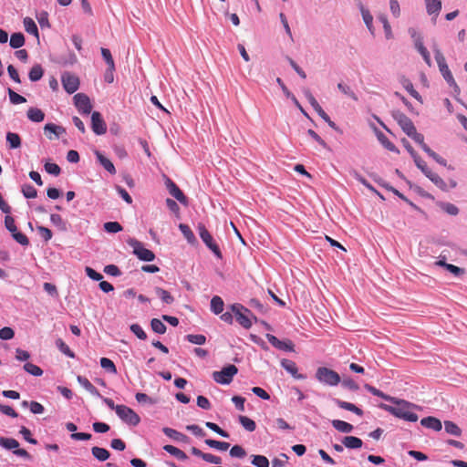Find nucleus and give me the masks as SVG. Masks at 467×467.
<instances>
[{
	"mask_svg": "<svg viewBox=\"0 0 467 467\" xmlns=\"http://www.w3.org/2000/svg\"><path fill=\"white\" fill-rule=\"evenodd\" d=\"M92 455L99 462H105L107 461L110 454L108 450L100 447H93L91 449Z\"/></svg>",
	"mask_w": 467,
	"mask_h": 467,
	"instance_id": "obj_31",
	"label": "nucleus"
},
{
	"mask_svg": "<svg viewBox=\"0 0 467 467\" xmlns=\"http://www.w3.org/2000/svg\"><path fill=\"white\" fill-rule=\"evenodd\" d=\"M56 346L67 357L72 358H75L74 352L69 348V347L61 338H57L56 340Z\"/></svg>",
	"mask_w": 467,
	"mask_h": 467,
	"instance_id": "obj_46",
	"label": "nucleus"
},
{
	"mask_svg": "<svg viewBox=\"0 0 467 467\" xmlns=\"http://www.w3.org/2000/svg\"><path fill=\"white\" fill-rule=\"evenodd\" d=\"M74 105L78 109V112L82 115H88L91 112L92 105L89 98L83 94L78 93L74 96Z\"/></svg>",
	"mask_w": 467,
	"mask_h": 467,
	"instance_id": "obj_10",
	"label": "nucleus"
},
{
	"mask_svg": "<svg viewBox=\"0 0 467 467\" xmlns=\"http://www.w3.org/2000/svg\"><path fill=\"white\" fill-rule=\"evenodd\" d=\"M22 192H23V195L26 199H34L37 195L36 190L35 189L34 186H32L30 184L24 185L23 188H22Z\"/></svg>",
	"mask_w": 467,
	"mask_h": 467,
	"instance_id": "obj_60",
	"label": "nucleus"
},
{
	"mask_svg": "<svg viewBox=\"0 0 467 467\" xmlns=\"http://www.w3.org/2000/svg\"><path fill=\"white\" fill-rule=\"evenodd\" d=\"M26 115L27 118L33 122H41L45 119L44 112L37 108H29Z\"/></svg>",
	"mask_w": 467,
	"mask_h": 467,
	"instance_id": "obj_28",
	"label": "nucleus"
},
{
	"mask_svg": "<svg viewBox=\"0 0 467 467\" xmlns=\"http://www.w3.org/2000/svg\"><path fill=\"white\" fill-rule=\"evenodd\" d=\"M104 230L109 234H116L122 231V226L118 222H108L104 223Z\"/></svg>",
	"mask_w": 467,
	"mask_h": 467,
	"instance_id": "obj_56",
	"label": "nucleus"
},
{
	"mask_svg": "<svg viewBox=\"0 0 467 467\" xmlns=\"http://www.w3.org/2000/svg\"><path fill=\"white\" fill-rule=\"evenodd\" d=\"M378 19L379 20V22L382 24L383 26V29H384V33H385V37L387 39H391L393 37V34H392V30H391V26L388 21V18L386 16V15H379L378 16Z\"/></svg>",
	"mask_w": 467,
	"mask_h": 467,
	"instance_id": "obj_41",
	"label": "nucleus"
},
{
	"mask_svg": "<svg viewBox=\"0 0 467 467\" xmlns=\"http://www.w3.org/2000/svg\"><path fill=\"white\" fill-rule=\"evenodd\" d=\"M230 309L234 314L236 321L245 329H249L253 326L252 319L256 320V317L252 311L241 304H233L230 306Z\"/></svg>",
	"mask_w": 467,
	"mask_h": 467,
	"instance_id": "obj_3",
	"label": "nucleus"
},
{
	"mask_svg": "<svg viewBox=\"0 0 467 467\" xmlns=\"http://www.w3.org/2000/svg\"><path fill=\"white\" fill-rule=\"evenodd\" d=\"M150 327H151V329L157 333V334H160V335H162L166 332V326L164 325V323L158 319V318H152L151 321H150Z\"/></svg>",
	"mask_w": 467,
	"mask_h": 467,
	"instance_id": "obj_45",
	"label": "nucleus"
},
{
	"mask_svg": "<svg viewBox=\"0 0 467 467\" xmlns=\"http://www.w3.org/2000/svg\"><path fill=\"white\" fill-rule=\"evenodd\" d=\"M428 179H430L431 181V182L434 183L441 191H443V192H448L449 191L448 184L437 173L432 172L428 177Z\"/></svg>",
	"mask_w": 467,
	"mask_h": 467,
	"instance_id": "obj_38",
	"label": "nucleus"
},
{
	"mask_svg": "<svg viewBox=\"0 0 467 467\" xmlns=\"http://www.w3.org/2000/svg\"><path fill=\"white\" fill-rule=\"evenodd\" d=\"M61 82L64 89L68 94H73L79 88V79L77 76L73 75L70 72H64L61 75Z\"/></svg>",
	"mask_w": 467,
	"mask_h": 467,
	"instance_id": "obj_9",
	"label": "nucleus"
},
{
	"mask_svg": "<svg viewBox=\"0 0 467 467\" xmlns=\"http://www.w3.org/2000/svg\"><path fill=\"white\" fill-rule=\"evenodd\" d=\"M9 44L12 48H20L25 44L24 35L22 33L12 34Z\"/></svg>",
	"mask_w": 467,
	"mask_h": 467,
	"instance_id": "obj_36",
	"label": "nucleus"
},
{
	"mask_svg": "<svg viewBox=\"0 0 467 467\" xmlns=\"http://www.w3.org/2000/svg\"><path fill=\"white\" fill-rule=\"evenodd\" d=\"M25 30L30 34L35 36L37 39L39 38L38 29L35 21L30 17L24 18L23 21Z\"/></svg>",
	"mask_w": 467,
	"mask_h": 467,
	"instance_id": "obj_27",
	"label": "nucleus"
},
{
	"mask_svg": "<svg viewBox=\"0 0 467 467\" xmlns=\"http://www.w3.org/2000/svg\"><path fill=\"white\" fill-rule=\"evenodd\" d=\"M91 129L96 135H103L107 131V125L98 111H93L91 114Z\"/></svg>",
	"mask_w": 467,
	"mask_h": 467,
	"instance_id": "obj_11",
	"label": "nucleus"
},
{
	"mask_svg": "<svg viewBox=\"0 0 467 467\" xmlns=\"http://www.w3.org/2000/svg\"><path fill=\"white\" fill-rule=\"evenodd\" d=\"M404 88L410 93L411 97L416 99L419 101H421V96L420 93L414 88L413 84L409 80L405 79L403 82Z\"/></svg>",
	"mask_w": 467,
	"mask_h": 467,
	"instance_id": "obj_52",
	"label": "nucleus"
},
{
	"mask_svg": "<svg viewBox=\"0 0 467 467\" xmlns=\"http://www.w3.org/2000/svg\"><path fill=\"white\" fill-rule=\"evenodd\" d=\"M186 339L195 345H203L206 342V337L202 334H189L186 336Z\"/></svg>",
	"mask_w": 467,
	"mask_h": 467,
	"instance_id": "obj_51",
	"label": "nucleus"
},
{
	"mask_svg": "<svg viewBox=\"0 0 467 467\" xmlns=\"http://www.w3.org/2000/svg\"><path fill=\"white\" fill-rule=\"evenodd\" d=\"M15 332L9 327H5L0 329V338L2 340H10L14 337Z\"/></svg>",
	"mask_w": 467,
	"mask_h": 467,
	"instance_id": "obj_64",
	"label": "nucleus"
},
{
	"mask_svg": "<svg viewBox=\"0 0 467 467\" xmlns=\"http://www.w3.org/2000/svg\"><path fill=\"white\" fill-rule=\"evenodd\" d=\"M364 388L374 396L379 397L387 401H390V402L394 401V399H395L394 397L385 394L381 390L378 389L377 388H375L369 384H366L364 386Z\"/></svg>",
	"mask_w": 467,
	"mask_h": 467,
	"instance_id": "obj_33",
	"label": "nucleus"
},
{
	"mask_svg": "<svg viewBox=\"0 0 467 467\" xmlns=\"http://www.w3.org/2000/svg\"><path fill=\"white\" fill-rule=\"evenodd\" d=\"M116 414L124 423L130 426H137L140 422V416L126 405H119L116 408Z\"/></svg>",
	"mask_w": 467,
	"mask_h": 467,
	"instance_id": "obj_7",
	"label": "nucleus"
},
{
	"mask_svg": "<svg viewBox=\"0 0 467 467\" xmlns=\"http://www.w3.org/2000/svg\"><path fill=\"white\" fill-rule=\"evenodd\" d=\"M24 369L30 375H33V376H36V377H40L43 375V370L41 368H39L38 366L33 364V363H30V362H27L24 365Z\"/></svg>",
	"mask_w": 467,
	"mask_h": 467,
	"instance_id": "obj_48",
	"label": "nucleus"
},
{
	"mask_svg": "<svg viewBox=\"0 0 467 467\" xmlns=\"http://www.w3.org/2000/svg\"><path fill=\"white\" fill-rule=\"evenodd\" d=\"M166 187L171 196H173L178 202L182 204H186L187 198L180 188L171 179L167 178L165 182Z\"/></svg>",
	"mask_w": 467,
	"mask_h": 467,
	"instance_id": "obj_14",
	"label": "nucleus"
},
{
	"mask_svg": "<svg viewBox=\"0 0 467 467\" xmlns=\"http://www.w3.org/2000/svg\"><path fill=\"white\" fill-rule=\"evenodd\" d=\"M0 446L6 450H16L19 442L14 438L0 437Z\"/></svg>",
	"mask_w": 467,
	"mask_h": 467,
	"instance_id": "obj_37",
	"label": "nucleus"
},
{
	"mask_svg": "<svg viewBox=\"0 0 467 467\" xmlns=\"http://www.w3.org/2000/svg\"><path fill=\"white\" fill-rule=\"evenodd\" d=\"M372 128L374 130V132H375V134L377 136L378 140L382 144V146L384 148H386L388 150L392 151V152H396V153L400 152L398 148L392 142H390L388 140V138L386 137V135L382 131H380L375 126H373Z\"/></svg>",
	"mask_w": 467,
	"mask_h": 467,
	"instance_id": "obj_16",
	"label": "nucleus"
},
{
	"mask_svg": "<svg viewBox=\"0 0 467 467\" xmlns=\"http://www.w3.org/2000/svg\"><path fill=\"white\" fill-rule=\"evenodd\" d=\"M281 367L296 379H305L306 378V375L298 373L296 362L291 359H282Z\"/></svg>",
	"mask_w": 467,
	"mask_h": 467,
	"instance_id": "obj_13",
	"label": "nucleus"
},
{
	"mask_svg": "<svg viewBox=\"0 0 467 467\" xmlns=\"http://www.w3.org/2000/svg\"><path fill=\"white\" fill-rule=\"evenodd\" d=\"M95 155L97 161L107 171L112 175L116 173L115 166L109 159L104 156L99 150H96Z\"/></svg>",
	"mask_w": 467,
	"mask_h": 467,
	"instance_id": "obj_18",
	"label": "nucleus"
},
{
	"mask_svg": "<svg viewBox=\"0 0 467 467\" xmlns=\"http://www.w3.org/2000/svg\"><path fill=\"white\" fill-rule=\"evenodd\" d=\"M50 221L51 223L57 226L59 230H66L67 228V223L66 222L63 220V218L61 217V215L57 214V213H52L50 215Z\"/></svg>",
	"mask_w": 467,
	"mask_h": 467,
	"instance_id": "obj_54",
	"label": "nucleus"
},
{
	"mask_svg": "<svg viewBox=\"0 0 467 467\" xmlns=\"http://www.w3.org/2000/svg\"><path fill=\"white\" fill-rule=\"evenodd\" d=\"M44 70L40 65H35L31 67L28 78L31 81L36 82L42 78Z\"/></svg>",
	"mask_w": 467,
	"mask_h": 467,
	"instance_id": "obj_35",
	"label": "nucleus"
},
{
	"mask_svg": "<svg viewBox=\"0 0 467 467\" xmlns=\"http://www.w3.org/2000/svg\"><path fill=\"white\" fill-rule=\"evenodd\" d=\"M130 331L140 339L145 340L147 338V334L143 330V328L139 324H132L130 327Z\"/></svg>",
	"mask_w": 467,
	"mask_h": 467,
	"instance_id": "obj_57",
	"label": "nucleus"
},
{
	"mask_svg": "<svg viewBox=\"0 0 467 467\" xmlns=\"http://www.w3.org/2000/svg\"><path fill=\"white\" fill-rule=\"evenodd\" d=\"M238 368L235 365L230 364L219 371L213 372V379L222 385H229L234 377L237 374Z\"/></svg>",
	"mask_w": 467,
	"mask_h": 467,
	"instance_id": "obj_5",
	"label": "nucleus"
},
{
	"mask_svg": "<svg viewBox=\"0 0 467 467\" xmlns=\"http://www.w3.org/2000/svg\"><path fill=\"white\" fill-rule=\"evenodd\" d=\"M155 293L162 300V302L167 305H171L174 301L173 296L165 289L156 287Z\"/></svg>",
	"mask_w": 467,
	"mask_h": 467,
	"instance_id": "obj_40",
	"label": "nucleus"
},
{
	"mask_svg": "<svg viewBox=\"0 0 467 467\" xmlns=\"http://www.w3.org/2000/svg\"><path fill=\"white\" fill-rule=\"evenodd\" d=\"M337 88L340 90L344 95L349 97L355 101H358V98L357 94L353 91V89L347 84L343 82H339L337 84Z\"/></svg>",
	"mask_w": 467,
	"mask_h": 467,
	"instance_id": "obj_42",
	"label": "nucleus"
},
{
	"mask_svg": "<svg viewBox=\"0 0 467 467\" xmlns=\"http://www.w3.org/2000/svg\"><path fill=\"white\" fill-rule=\"evenodd\" d=\"M99 363H100L101 368H104L105 370H107L108 372L112 373V374L117 373L116 366L113 363V361L110 360L109 358H101Z\"/></svg>",
	"mask_w": 467,
	"mask_h": 467,
	"instance_id": "obj_49",
	"label": "nucleus"
},
{
	"mask_svg": "<svg viewBox=\"0 0 467 467\" xmlns=\"http://www.w3.org/2000/svg\"><path fill=\"white\" fill-rule=\"evenodd\" d=\"M395 119L398 121L399 125L402 129V130L409 135L415 129V126L411 119L407 117L405 114L401 112H398L394 116Z\"/></svg>",
	"mask_w": 467,
	"mask_h": 467,
	"instance_id": "obj_15",
	"label": "nucleus"
},
{
	"mask_svg": "<svg viewBox=\"0 0 467 467\" xmlns=\"http://www.w3.org/2000/svg\"><path fill=\"white\" fill-rule=\"evenodd\" d=\"M230 456L234 458L243 459L246 456L245 450L240 445H234L230 450Z\"/></svg>",
	"mask_w": 467,
	"mask_h": 467,
	"instance_id": "obj_58",
	"label": "nucleus"
},
{
	"mask_svg": "<svg viewBox=\"0 0 467 467\" xmlns=\"http://www.w3.org/2000/svg\"><path fill=\"white\" fill-rule=\"evenodd\" d=\"M342 443L348 449H359L362 447V440L355 436H346L342 440Z\"/></svg>",
	"mask_w": 467,
	"mask_h": 467,
	"instance_id": "obj_24",
	"label": "nucleus"
},
{
	"mask_svg": "<svg viewBox=\"0 0 467 467\" xmlns=\"http://www.w3.org/2000/svg\"><path fill=\"white\" fill-rule=\"evenodd\" d=\"M413 161L415 165L421 171V172L427 178L433 172L420 156H417L415 159H413Z\"/></svg>",
	"mask_w": 467,
	"mask_h": 467,
	"instance_id": "obj_44",
	"label": "nucleus"
},
{
	"mask_svg": "<svg viewBox=\"0 0 467 467\" xmlns=\"http://www.w3.org/2000/svg\"><path fill=\"white\" fill-rule=\"evenodd\" d=\"M179 229L189 244H193L196 243V237L193 234V232L191 230V228L187 224L180 223Z\"/></svg>",
	"mask_w": 467,
	"mask_h": 467,
	"instance_id": "obj_30",
	"label": "nucleus"
},
{
	"mask_svg": "<svg viewBox=\"0 0 467 467\" xmlns=\"http://www.w3.org/2000/svg\"><path fill=\"white\" fill-rule=\"evenodd\" d=\"M205 426L223 438H229V433L221 429L216 423L207 421Z\"/></svg>",
	"mask_w": 467,
	"mask_h": 467,
	"instance_id": "obj_61",
	"label": "nucleus"
},
{
	"mask_svg": "<svg viewBox=\"0 0 467 467\" xmlns=\"http://www.w3.org/2000/svg\"><path fill=\"white\" fill-rule=\"evenodd\" d=\"M77 379L80 386L83 387L91 395L97 398H101L99 391L97 389L95 386L92 385V383L87 378L83 376H78Z\"/></svg>",
	"mask_w": 467,
	"mask_h": 467,
	"instance_id": "obj_20",
	"label": "nucleus"
},
{
	"mask_svg": "<svg viewBox=\"0 0 467 467\" xmlns=\"http://www.w3.org/2000/svg\"><path fill=\"white\" fill-rule=\"evenodd\" d=\"M162 431L167 437L172 439L175 441L185 442L188 441V437L185 434H183L174 429H171L169 427H164L162 429Z\"/></svg>",
	"mask_w": 467,
	"mask_h": 467,
	"instance_id": "obj_22",
	"label": "nucleus"
},
{
	"mask_svg": "<svg viewBox=\"0 0 467 467\" xmlns=\"http://www.w3.org/2000/svg\"><path fill=\"white\" fill-rule=\"evenodd\" d=\"M45 171L54 176H58L61 172L60 167L56 163L47 162L45 164Z\"/></svg>",
	"mask_w": 467,
	"mask_h": 467,
	"instance_id": "obj_63",
	"label": "nucleus"
},
{
	"mask_svg": "<svg viewBox=\"0 0 467 467\" xmlns=\"http://www.w3.org/2000/svg\"><path fill=\"white\" fill-rule=\"evenodd\" d=\"M431 47H432L435 60L437 62V65H438V67H439V70H440L441 76L443 77V78L447 82V84L451 88H453L454 93L457 96L460 95L461 89H460L459 86L457 85L441 49L439 48V47L436 43H434Z\"/></svg>",
	"mask_w": 467,
	"mask_h": 467,
	"instance_id": "obj_2",
	"label": "nucleus"
},
{
	"mask_svg": "<svg viewBox=\"0 0 467 467\" xmlns=\"http://www.w3.org/2000/svg\"><path fill=\"white\" fill-rule=\"evenodd\" d=\"M389 10L394 18L400 16V5L398 0H389Z\"/></svg>",
	"mask_w": 467,
	"mask_h": 467,
	"instance_id": "obj_62",
	"label": "nucleus"
},
{
	"mask_svg": "<svg viewBox=\"0 0 467 467\" xmlns=\"http://www.w3.org/2000/svg\"><path fill=\"white\" fill-rule=\"evenodd\" d=\"M224 303L219 296H214L211 300V311L214 315L222 314L223 311Z\"/></svg>",
	"mask_w": 467,
	"mask_h": 467,
	"instance_id": "obj_29",
	"label": "nucleus"
},
{
	"mask_svg": "<svg viewBox=\"0 0 467 467\" xmlns=\"http://www.w3.org/2000/svg\"><path fill=\"white\" fill-rule=\"evenodd\" d=\"M266 338L273 347L279 350L286 352L294 351V345L290 340H280L272 334H266Z\"/></svg>",
	"mask_w": 467,
	"mask_h": 467,
	"instance_id": "obj_12",
	"label": "nucleus"
},
{
	"mask_svg": "<svg viewBox=\"0 0 467 467\" xmlns=\"http://www.w3.org/2000/svg\"><path fill=\"white\" fill-rule=\"evenodd\" d=\"M6 141L10 149H17L21 146V139L17 133L15 132H7L6 133Z\"/></svg>",
	"mask_w": 467,
	"mask_h": 467,
	"instance_id": "obj_34",
	"label": "nucleus"
},
{
	"mask_svg": "<svg viewBox=\"0 0 467 467\" xmlns=\"http://www.w3.org/2000/svg\"><path fill=\"white\" fill-rule=\"evenodd\" d=\"M101 56H102L103 59L105 60V62L107 63L109 69L115 70V63H114V60H113V57L111 56L109 49L102 47L101 48Z\"/></svg>",
	"mask_w": 467,
	"mask_h": 467,
	"instance_id": "obj_53",
	"label": "nucleus"
},
{
	"mask_svg": "<svg viewBox=\"0 0 467 467\" xmlns=\"http://www.w3.org/2000/svg\"><path fill=\"white\" fill-rule=\"evenodd\" d=\"M239 422L240 424L248 431L252 432L255 430L256 428V424L255 422L251 420L250 418L246 417V416H239Z\"/></svg>",
	"mask_w": 467,
	"mask_h": 467,
	"instance_id": "obj_43",
	"label": "nucleus"
},
{
	"mask_svg": "<svg viewBox=\"0 0 467 467\" xmlns=\"http://www.w3.org/2000/svg\"><path fill=\"white\" fill-rule=\"evenodd\" d=\"M331 424L337 431L342 433H349L354 429L353 425L341 420H333Z\"/></svg>",
	"mask_w": 467,
	"mask_h": 467,
	"instance_id": "obj_25",
	"label": "nucleus"
},
{
	"mask_svg": "<svg viewBox=\"0 0 467 467\" xmlns=\"http://www.w3.org/2000/svg\"><path fill=\"white\" fill-rule=\"evenodd\" d=\"M205 443L209 447L216 449V450L221 451H227L229 449V447H230V444L228 442L215 441V440H212V439L205 440Z\"/></svg>",
	"mask_w": 467,
	"mask_h": 467,
	"instance_id": "obj_39",
	"label": "nucleus"
},
{
	"mask_svg": "<svg viewBox=\"0 0 467 467\" xmlns=\"http://www.w3.org/2000/svg\"><path fill=\"white\" fill-rule=\"evenodd\" d=\"M334 402L340 409L351 411V412H353V413H355V414H357L358 416H362L363 415V410L361 409H359L358 407H357L353 403H350V402H348V401H344V400H341L339 399H335Z\"/></svg>",
	"mask_w": 467,
	"mask_h": 467,
	"instance_id": "obj_21",
	"label": "nucleus"
},
{
	"mask_svg": "<svg viewBox=\"0 0 467 467\" xmlns=\"http://www.w3.org/2000/svg\"><path fill=\"white\" fill-rule=\"evenodd\" d=\"M444 430L448 434L455 437H460L462 435L461 428L451 420L444 421Z\"/></svg>",
	"mask_w": 467,
	"mask_h": 467,
	"instance_id": "obj_32",
	"label": "nucleus"
},
{
	"mask_svg": "<svg viewBox=\"0 0 467 467\" xmlns=\"http://www.w3.org/2000/svg\"><path fill=\"white\" fill-rule=\"evenodd\" d=\"M426 12L429 16H432L435 18L439 16L442 4L441 0H424Z\"/></svg>",
	"mask_w": 467,
	"mask_h": 467,
	"instance_id": "obj_17",
	"label": "nucleus"
},
{
	"mask_svg": "<svg viewBox=\"0 0 467 467\" xmlns=\"http://www.w3.org/2000/svg\"><path fill=\"white\" fill-rule=\"evenodd\" d=\"M420 424L427 429H431L436 431H441L442 428L441 421L439 419L431 416L421 419Z\"/></svg>",
	"mask_w": 467,
	"mask_h": 467,
	"instance_id": "obj_19",
	"label": "nucleus"
},
{
	"mask_svg": "<svg viewBox=\"0 0 467 467\" xmlns=\"http://www.w3.org/2000/svg\"><path fill=\"white\" fill-rule=\"evenodd\" d=\"M163 450L180 461H185L188 459V456L184 451L173 445H164Z\"/></svg>",
	"mask_w": 467,
	"mask_h": 467,
	"instance_id": "obj_26",
	"label": "nucleus"
},
{
	"mask_svg": "<svg viewBox=\"0 0 467 467\" xmlns=\"http://www.w3.org/2000/svg\"><path fill=\"white\" fill-rule=\"evenodd\" d=\"M197 230L200 235V238L204 243V244L213 253V254L221 259L222 258V252L216 244V242L213 240L212 234L209 233V231L206 229L205 225L202 223H200L197 226Z\"/></svg>",
	"mask_w": 467,
	"mask_h": 467,
	"instance_id": "obj_6",
	"label": "nucleus"
},
{
	"mask_svg": "<svg viewBox=\"0 0 467 467\" xmlns=\"http://www.w3.org/2000/svg\"><path fill=\"white\" fill-rule=\"evenodd\" d=\"M251 463L256 467H269V461L264 455H253Z\"/></svg>",
	"mask_w": 467,
	"mask_h": 467,
	"instance_id": "obj_50",
	"label": "nucleus"
},
{
	"mask_svg": "<svg viewBox=\"0 0 467 467\" xmlns=\"http://www.w3.org/2000/svg\"><path fill=\"white\" fill-rule=\"evenodd\" d=\"M36 20L41 28L49 27L48 14L46 11H41L36 15Z\"/></svg>",
	"mask_w": 467,
	"mask_h": 467,
	"instance_id": "obj_59",
	"label": "nucleus"
},
{
	"mask_svg": "<svg viewBox=\"0 0 467 467\" xmlns=\"http://www.w3.org/2000/svg\"><path fill=\"white\" fill-rule=\"evenodd\" d=\"M7 92H8V96H9V100L12 104L18 105V104L26 102V99L25 97L17 94L12 88H8Z\"/></svg>",
	"mask_w": 467,
	"mask_h": 467,
	"instance_id": "obj_47",
	"label": "nucleus"
},
{
	"mask_svg": "<svg viewBox=\"0 0 467 467\" xmlns=\"http://www.w3.org/2000/svg\"><path fill=\"white\" fill-rule=\"evenodd\" d=\"M128 244L133 249V254L144 262H151L155 259V254L152 251L144 247L143 244L136 239H129Z\"/></svg>",
	"mask_w": 467,
	"mask_h": 467,
	"instance_id": "obj_8",
	"label": "nucleus"
},
{
	"mask_svg": "<svg viewBox=\"0 0 467 467\" xmlns=\"http://www.w3.org/2000/svg\"><path fill=\"white\" fill-rule=\"evenodd\" d=\"M316 379L322 384L335 387L337 386L340 381V376L337 372L326 367H320L316 371Z\"/></svg>",
	"mask_w": 467,
	"mask_h": 467,
	"instance_id": "obj_4",
	"label": "nucleus"
},
{
	"mask_svg": "<svg viewBox=\"0 0 467 467\" xmlns=\"http://www.w3.org/2000/svg\"><path fill=\"white\" fill-rule=\"evenodd\" d=\"M360 13L363 18V21L368 29V31L373 34L374 26H373V16L370 14L369 10L367 9L362 4L359 5Z\"/></svg>",
	"mask_w": 467,
	"mask_h": 467,
	"instance_id": "obj_23",
	"label": "nucleus"
},
{
	"mask_svg": "<svg viewBox=\"0 0 467 467\" xmlns=\"http://www.w3.org/2000/svg\"><path fill=\"white\" fill-rule=\"evenodd\" d=\"M440 207L443 212L450 215H457L459 213V209L456 205L451 202H441Z\"/></svg>",
	"mask_w": 467,
	"mask_h": 467,
	"instance_id": "obj_55",
	"label": "nucleus"
},
{
	"mask_svg": "<svg viewBox=\"0 0 467 467\" xmlns=\"http://www.w3.org/2000/svg\"><path fill=\"white\" fill-rule=\"evenodd\" d=\"M391 403H393L394 406L380 404L379 408L406 421L416 422L419 420L418 415L411 410L413 407L411 403L397 398H395L394 401Z\"/></svg>",
	"mask_w": 467,
	"mask_h": 467,
	"instance_id": "obj_1",
	"label": "nucleus"
}]
</instances>
